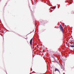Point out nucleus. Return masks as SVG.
<instances>
[{
    "mask_svg": "<svg viewBox=\"0 0 74 74\" xmlns=\"http://www.w3.org/2000/svg\"><path fill=\"white\" fill-rule=\"evenodd\" d=\"M6 74H7V73H6Z\"/></svg>",
    "mask_w": 74,
    "mask_h": 74,
    "instance_id": "27",
    "label": "nucleus"
},
{
    "mask_svg": "<svg viewBox=\"0 0 74 74\" xmlns=\"http://www.w3.org/2000/svg\"><path fill=\"white\" fill-rule=\"evenodd\" d=\"M6 74H7V73H6Z\"/></svg>",
    "mask_w": 74,
    "mask_h": 74,
    "instance_id": "26",
    "label": "nucleus"
},
{
    "mask_svg": "<svg viewBox=\"0 0 74 74\" xmlns=\"http://www.w3.org/2000/svg\"><path fill=\"white\" fill-rule=\"evenodd\" d=\"M32 32H31V33H29V34H30L31 33H32Z\"/></svg>",
    "mask_w": 74,
    "mask_h": 74,
    "instance_id": "12",
    "label": "nucleus"
},
{
    "mask_svg": "<svg viewBox=\"0 0 74 74\" xmlns=\"http://www.w3.org/2000/svg\"><path fill=\"white\" fill-rule=\"evenodd\" d=\"M6 74H7V73H6Z\"/></svg>",
    "mask_w": 74,
    "mask_h": 74,
    "instance_id": "25",
    "label": "nucleus"
},
{
    "mask_svg": "<svg viewBox=\"0 0 74 74\" xmlns=\"http://www.w3.org/2000/svg\"><path fill=\"white\" fill-rule=\"evenodd\" d=\"M32 16H33V15H32Z\"/></svg>",
    "mask_w": 74,
    "mask_h": 74,
    "instance_id": "21",
    "label": "nucleus"
},
{
    "mask_svg": "<svg viewBox=\"0 0 74 74\" xmlns=\"http://www.w3.org/2000/svg\"><path fill=\"white\" fill-rule=\"evenodd\" d=\"M62 69H63V70L64 71V70H65V69H64V68H63Z\"/></svg>",
    "mask_w": 74,
    "mask_h": 74,
    "instance_id": "10",
    "label": "nucleus"
},
{
    "mask_svg": "<svg viewBox=\"0 0 74 74\" xmlns=\"http://www.w3.org/2000/svg\"><path fill=\"white\" fill-rule=\"evenodd\" d=\"M33 42V38H32L30 40L29 42L30 45H31V47L32 48V42Z\"/></svg>",
    "mask_w": 74,
    "mask_h": 74,
    "instance_id": "2",
    "label": "nucleus"
},
{
    "mask_svg": "<svg viewBox=\"0 0 74 74\" xmlns=\"http://www.w3.org/2000/svg\"><path fill=\"white\" fill-rule=\"evenodd\" d=\"M62 69H63V70L64 71V70H65V69H64V68H63Z\"/></svg>",
    "mask_w": 74,
    "mask_h": 74,
    "instance_id": "9",
    "label": "nucleus"
},
{
    "mask_svg": "<svg viewBox=\"0 0 74 74\" xmlns=\"http://www.w3.org/2000/svg\"><path fill=\"white\" fill-rule=\"evenodd\" d=\"M31 10V11H32V10Z\"/></svg>",
    "mask_w": 74,
    "mask_h": 74,
    "instance_id": "22",
    "label": "nucleus"
},
{
    "mask_svg": "<svg viewBox=\"0 0 74 74\" xmlns=\"http://www.w3.org/2000/svg\"><path fill=\"white\" fill-rule=\"evenodd\" d=\"M37 25V23H36V25Z\"/></svg>",
    "mask_w": 74,
    "mask_h": 74,
    "instance_id": "15",
    "label": "nucleus"
},
{
    "mask_svg": "<svg viewBox=\"0 0 74 74\" xmlns=\"http://www.w3.org/2000/svg\"><path fill=\"white\" fill-rule=\"evenodd\" d=\"M32 68H31V71H32Z\"/></svg>",
    "mask_w": 74,
    "mask_h": 74,
    "instance_id": "11",
    "label": "nucleus"
},
{
    "mask_svg": "<svg viewBox=\"0 0 74 74\" xmlns=\"http://www.w3.org/2000/svg\"><path fill=\"white\" fill-rule=\"evenodd\" d=\"M56 63H58V64L59 63V62H58V61H56Z\"/></svg>",
    "mask_w": 74,
    "mask_h": 74,
    "instance_id": "5",
    "label": "nucleus"
},
{
    "mask_svg": "<svg viewBox=\"0 0 74 74\" xmlns=\"http://www.w3.org/2000/svg\"><path fill=\"white\" fill-rule=\"evenodd\" d=\"M63 74H65L64 73H63Z\"/></svg>",
    "mask_w": 74,
    "mask_h": 74,
    "instance_id": "20",
    "label": "nucleus"
},
{
    "mask_svg": "<svg viewBox=\"0 0 74 74\" xmlns=\"http://www.w3.org/2000/svg\"><path fill=\"white\" fill-rule=\"evenodd\" d=\"M73 44L74 45V42H73Z\"/></svg>",
    "mask_w": 74,
    "mask_h": 74,
    "instance_id": "17",
    "label": "nucleus"
},
{
    "mask_svg": "<svg viewBox=\"0 0 74 74\" xmlns=\"http://www.w3.org/2000/svg\"><path fill=\"white\" fill-rule=\"evenodd\" d=\"M52 57L53 58H55V57L54 56H52Z\"/></svg>",
    "mask_w": 74,
    "mask_h": 74,
    "instance_id": "7",
    "label": "nucleus"
},
{
    "mask_svg": "<svg viewBox=\"0 0 74 74\" xmlns=\"http://www.w3.org/2000/svg\"><path fill=\"white\" fill-rule=\"evenodd\" d=\"M61 69H63V67L62 66V67H61Z\"/></svg>",
    "mask_w": 74,
    "mask_h": 74,
    "instance_id": "13",
    "label": "nucleus"
},
{
    "mask_svg": "<svg viewBox=\"0 0 74 74\" xmlns=\"http://www.w3.org/2000/svg\"><path fill=\"white\" fill-rule=\"evenodd\" d=\"M34 73H36V74H37V73H36L35 72H34Z\"/></svg>",
    "mask_w": 74,
    "mask_h": 74,
    "instance_id": "14",
    "label": "nucleus"
},
{
    "mask_svg": "<svg viewBox=\"0 0 74 74\" xmlns=\"http://www.w3.org/2000/svg\"><path fill=\"white\" fill-rule=\"evenodd\" d=\"M51 6H52V5Z\"/></svg>",
    "mask_w": 74,
    "mask_h": 74,
    "instance_id": "24",
    "label": "nucleus"
},
{
    "mask_svg": "<svg viewBox=\"0 0 74 74\" xmlns=\"http://www.w3.org/2000/svg\"><path fill=\"white\" fill-rule=\"evenodd\" d=\"M58 71V72H59V73H60V71H59V70L58 69H57V68H56L55 70V71Z\"/></svg>",
    "mask_w": 74,
    "mask_h": 74,
    "instance_id": "3",
    "label": "nucleus"
},
{
    "mask_svg": "<svg viewBox=\"0 0 74 74\" xmlns=\"http://www.w3.org/2000/svg\"><path fill=\"white\" fill-rule=\"evenodd\" d=\"M52 11H53V10H52Z\"/></svg>",
    "mask_w": 74,
    "mask_h": 74,
    "instance_id": "23",
    "label": "nucleus"
},
{
    "mask_svg": "<svg viewBox=\"0 0 74 74\" xmlns=\"http://www.w3.org/2000/svg\"><path fill=\"white\" fill-rule=\"evenodd\" d=\"M59 27L60 28V30H61L63 33H65V31L63 30V28L62 27V26L61 24H60V25Z\"/></svg>",
    "mask_w": 74,
    "mask_h": 74,
    "instance_id": "1",
    "label": "nucleus"
},
{
    "mask_svg": "<svg viewBox=\"0 0 74 74\" xmlns=\"http://www.w3.org/2000/svg\"><path fill=\"white\" fill-rule=\"evenodd\" d=\"M53 9H55L56 8V6H55V7H53Z\"/></svg>",
    "mask_w": 74,
    "mask_h": 74,
    "instance_id": "6",
    "label": "nucleus"
},
{
    "mask_svg": "<svg viewBox=\"0 0 74 74\" xmlns=\"http://www.w3.org/2000/svg\"><path fill=\"white\" fill-rule=\"evenodd\" d=\"M7 31H8V32H11V31H8V30H7Z\"/></svg>",
    "mask_w": 74,
    "mask_h": 74,
    "instance_id": "16",
    "label": "nucleus"
},
{
    "mask_svg": "<svg viewBox=\"0 0 74 74\" xmlns=\"http://www.w3.org/2000/svg\"><path fill=\"white\" fill-rule=\"evenodd\" d=\"M70 47H72V48H74V45H70Z\"/></svg>",
    "mask_w": 74,
    "mask_h": 74,
    "instance_id": "4",
    "label": "nucleus"
},
{
    "mask_svg": "<svg viewBox=\"0 0 74 74\" xmlns=\"http://www.w3.org/2000/svg\"><path fill=\"white\" fill-rule=\"evenodd\" d=\"M39 74H42V73H40Z\"/></svg>",
    "mask_w": 74,
    "mask_h": 74,
    "instance_id": "18",
    "label": "nucleus"
},
{
    "mask_svg": "<svg viewBox=\"0 0 74 74\" xmlns=\"http://www.w3.org/2000/svg\"><path fill=\"white\" fill-rule=\"evenodd\" d=\"M54 61H56V60L55 59V58H54Z\"/></svg>",
    "mask_w": 74,
    "mask_h": 74,
    "instance_id": "8",
    "label": "nucleus"
},
{
    "mask_svg": "<svg viewBox=\"0 0 74 74\" xmlns=\"http://www.w3.org/2000/svg\"><path fill=\"white\" fill-rule=\"evenodd\" d=\"M59 7H60V5H59Z\"/></svg>",
    "mask_w": 74,
    "mask_h": 74,
    "instance_id": "19",
    "label": "nucleus"
}]
</instances>
